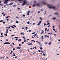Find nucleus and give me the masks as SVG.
Masks as SVG:
<instances>
[{"label":"nucleus","mask_w":60,"mask_h":60,"mask_svg":"<svg viewBox=\"0 0 60 60\" xmlns=\"http://www.w3.org/2000/svg\"><path fill=\"white\" fill-rule=\"evenodd\" d=\"M47 43H47V42H46L45 43V44H47Z\"/></svg>","instance_id":"obj_52"},{"label":"nucleus","mask_w":60,"mask_h":60,"mask_svg":"<svg viewBox=\"0 0 60 60\" xmlns=\"http://www.w3.org/2000/svg\"><path fill=\"white\" fill-rule=\"evenodd\" d=\"M8 29H7V30H6V33H8Z\"/></svg>","instance_id":"obj_24"},{"label":"nucleus","mask_w":60,"mask_h":60,"mask_svg":"<svg viewBox=\"0 0 60 60\" xmlns=\"http://www.w3.org/2000/svg\"><path fill=\"white\" fill-rule=\"evenodd\" d=\"M25 15H22L23 17H25Z\"/></svg>","instance_id":"obj_59"},{"label":"nucleus","mask_w":60,"mask_h":60,"mask_svg":"<svg viewBox=\"0 0 60 60\" xmlns=\"http://www.w3.org/2000/svg\"><path fill=\"white\" fill-rule=\"evenodd\" d=\"M23 34V33H21V34H22H22Z\"/></svg>","instance_id":"obj_43"},{"label":"nucleus","mask_w":60,"mask_h":60,"mask_svg":"<svg viewBox=\"0 0 60 60\" xmlns=\"http://www.w3.org/2000/svg\"><path fill=\"white\" fill-rule=\"evenodd\" d=\"M56 14L57 15H58V14H57V12H56L55 14Z\"/></svg>","instance_id":"obj_19"},{"label":"nucleus","mask_w":60,"mask_h":60,"mask_svg":"<svg viewBox=\"0 0 60 60\" xmlns=\"http://www.w3.org/2000/svg\"><path fill=\"white\" fill-rule=\"evenodd\" d=\"M21 49V47H17V49Z\"/></svg>","instance_id":"obj_8"},{"label":"nucleus","mask_w":60,"mask_h":60,"mask_svg":"<svg viewBox=\"0 0 60 60\" xmlns=\"http://www.w3.org/2000/svg\"><path fill=\"white\" fill-rule=\"evenodd\" d=\"M40 49H42L43 48H42L41 47H40Z\"/></svg>","instance_id":"obj_31"},{"label":"nucleus","mask_w":60,"mask_h":60,"mask_svg":"<svg viewBox=\"0 0 60 60\" xmlns=\"http://www.w3.org/2000/svg\"><path fill=\"white\" fill-rule=\"evenodd\" d=\"M45 30L46 31H47V28H46L45 29Z\"/></svg>","instance_id":"obj_38"},{"label":"nucleus","mask_w":60,"mask_h":60,"mask_svg":"<svg viewBox=\"0 0 60 60\" xmlns=\"http://www.w3.org/2000/svg\"><path fill=\"white\" fill-rule=\"evenodd\" d=\"M57 55H59V54L57 53L56 54Z\"/></svg>","instance_id":"obj_62"},{"label":"nucleus","mask_w":60,"mask_h":60,"mask_svg":"<svg viewBox=\"0 0 60 60\" xmlns=\"http://www.w3.org/2000/svg\"><path fill=\"white\" fill-rule=\"evenodd\" d=\"M53 29H54V26H53Z\"/></svg>","instance_id":"obj_63"},{"label":"nucleus","mask_w":60,"mask_h":60,"mask_svg":"<svg viewBox=\"0 0 60 60\" xmlns=\"http://www.w3.org/2000/svg\"><path fill=\"white\" fill-rule=\"evenodd\" d=\"M27 13H30V11H28V12H27Z\"/></svg>","instance_id":"obj_48"},{"label":"nucleus","mask_w":60,"mask_h":60,"mask_svg":"<svg viewBox=\"0 0 60 60\" xmlns=\"http://www.w3.org/2000/svg\"><path fill=\"white\" fill-rule=\"evenodd\" d=\"M16 18L17 19H19V17L17 16H16Z\"/></svg>","instance_id":"obj_26"},{"label":"nucleus","mask_w":60,"mask_h":60,"mask_svg":"<svg viewBox=\"0 0 60 60\" xmlns=\"http://www.w3.org/2000/svg\"><path fill=\"white\" fill-rule=\"evenodd\" d=\"M7 2H9V0H5L4 2V4H7Z\"/></svg>","instance_id":"obj_3"},{"label":"nucleus","mask_w":60,"mask_h":60,"mask_svg":"<svg viewBox=\"0 0 60 60\" xmlns=\"http://www.w3.org/2000/svg\"><path fill=\"white\" fill-rule=\"evenodd\" d=\"M56 19V17H54L52 18V19H53V20H55V19Z\"/></svg>","instance_id":"obj_7"},{"label":"nucleus","mask_w":60,"mask_h":60,"mask_svg":"<svg viewBox=\"0 0 60 60\" xmlns=\"http://www.w3.org/2000/svg\"><path fill=\"white\" fill-rule=\"evenodd\" d=\"M9 28V26L7 27H6V28L7 29V28Z\"/></svg>","instance_id":"obj_55"},{"label":"nucleus","mask_w":60,"mask_h":60,"mask_svg":"<svg viewBox=\"0 0 60 60\" xmlns=\"http://www.w3.org/2000/svg\"><path fill=\"white\" fill-rule=\"evenodd\" d=\"M12 53V52H11V53H10V54H11Z\"/></svg>","instance_id":"obj_64"},{"label":"nucleus","mask_w":60,"mask_h":60,"mask_svg":"<svg viewBox=\"0 0 60 60\" xmlns=\"http://www.w3.org/2000/svg\"><path fill=\"white\" fill-rule=\"evenodd\" d=\"M4 44H10V43L9 42H6L4 43Z\"/></svg>","instance_id":"obj_4"},{"label":"nucleus","mask_w":60,"mask_h":60,"mask_svg":"<svg viewBox=\"0 0 60 60\" xmlns=\"http://www.w3.org/2000/svg\"><path fill=\"white\" fill-rule=\"evenodd\" d=\"M24 43V42H22V44H23V43Z\"/></svg>","instance_id":"obj_53"},{"label":"nucleus","mask_w":60,"mask_h":60,"mask_svg":"<svg viewBox=\"0 0 60 60\" xmlns=\"http://www.w3.org/2000/svg\"><path fill=\"white\" fill-rule=\"evenodd\" d=\"M42 3L44 4H47V3H45V1H43L42 2Z\"/></svg>","instance_id":"obj_5"},{"label":"nucleus","mask_w":60,"mask_h":60,"mask_svg":"<svg viewBox=\"0 0 60 60\" xmlns=\"http://www.w3.org/2000/svg\"><path fill=\"white\" fill-rule=\"evenodd\" d=\"M27 27H26L25 28V29H26V30H27Z\"/></svg>","instance_id":"obj_29"},{"label":"nucleus","mask_w":60,"mask_h":60,"mask_svg":"<svg viewBox=\"0 0 60 60\" xmlns=\"http://www.w3.org/2000/svg\"><path fill=\"white\" fill-rule=\"evenodd\" d=\"M3 20H1V21H0V22H3Z\"/></svg>","instance_id":"obj_34"},{"label":"nucleus","mask_w":60,"mask_h":60,"mask_svg":"<svg viewBox=\"0 0 60 60\" xmlns=\"http://www.w3.org/2000/svg\"><path fill=\"white\" fill-rule=\"evenodd\" d=\"M29 23H30V22H29L28 21V22H27V24H28V25L29 24Z\"/></svg>","instance_id":"obj_20"},{"label":"nucleus","mask_w":60,"mask_h":60,"mask_svg":"<svg viewBox=\"0 0 60 60\" xmlns=\"http://www.w3.org/2000/svg\"><path fill=\"white\" fill-rule=\"evenodd\" d=\"M11 27H12V28H13L14 29H15V28H14V27L13 26H11Z\"/></svg>","instance_id":"obj_17"},{"label":"nucleus","mask_w":60,"mask_h":60,"mask_svg":"<svg viewBox=\"0 0 60 60\" xmlns=\"http://www.w3.org/2000/svg\"><path fill=\"white\" fill-rule=\"evenodd\" d=\"M32 38H34V36H32Z\"/></svg>","instance_id":"obj_58"},{"label":"nucleus","mask_w":60,"mask_h":60,"mask_svg":"<svg viewBox=\"0 0 60 60\" xmlns=\"http://www.w3.org/2000/svg\"><path fill=\"white\" fill-rule=\"evenodd\" d=\"M13 50H15V48H14L13 49Z\"/></svg>","instance_id":"obj_56"},{"label":"nucleus","mask_w":60,"mask_h":60,"mask_svg":"<svg viewBox=\"0 0 60 60\" xmlns=\"http://www.w3.org/2000/svg\"><path fill=\"white\" fill-rule=\"evenodd\" d=\"M51 44V42H50L48 44L49 45H50Z\"/></svg>","instance_id":"obj_15"},{"label":"nucleus","mask_w":60,"mask_h":60,"mask_svg":"<svg viewBox=\"0 0 60 60\" xmlns=\"http://www.w3.org/2000/svg\"><path fill=\"white\" fill-rule=\"evenodd\" d=\"M6 20H7V21H8V20H9V19H6Z\"/></svg>","instance_id":"obj_46"},{"label":"nucleus","mask_w":60,"mask_h":60,"mask_svg":"<svg viewBox=\"0 0 60 60\" xmlns=\"http://www.w3.org/2000/svg\"><path fill=\"white\" fill-rule=\"evenodd\" d=\"M27 15H29V13H28L27 14Z\"/></svg>","instance_id":"obj_60"},{"label":"nucleus","mask_w":60,"mask_h":60,"mask_svg":"<svg viewBox=\"0 0 60 60\" xmlns=\"http://www.w3.org/2000/svg\"><path fill=\"white\" fill-rule=\"evenodd\" d=\"M13 4V3H10L9 4V5H11V4Z\"/></svg>","instance_id":"obj_16"},{"label":"nucleus","mask_w":60,"mask_h":60,"mask_svg":"<svg viewBox=\"0 0 60 60\" xmlns=\"http://www.w3.org/2000/svg\"><path fill=\"white\" fill-rule=\"evenodd\" d=\"M31 41H34V42H35V41H34L33 40H31Z\"/></svg>","instance_id":"obj_23"},{"label":"nucleus","mask_w":60,"mask_h":60,"mask_svg":"<svg viewBox=\"0 0 60 60\" xmlns=\"http://www.w3.org/2000/svg\"><path fill=\"white\" fill-rule=\"evenodd\" d=\"M37 5L38 6H40V4H37Z\"/></svg>","instance_id":"obj_13"},{"label":"nucleus","mask_w":60,"mask_h":60,"mask_svg":"<svg viewBox=\"0 0 60 60\" xmlns=\"http://www.w3.org/2000/svg\"><path fill=\"white\" fill-rule=\"evenodd\" d=\"M17 9H18V10H19V9H20V8H17Z\"/></svg>","instance_id":"obj_39"},{"label":"nucleus","mask_w":60,"mask_h":60,"mask_svg":"<svg viewBox=\"0 0 60 60\" xmlns=\"http://www.w3.org/2000/svg\"><path fill=\"white\" fill-rule=\"evenodd\" d=\"M41 31H42V32L41 33V34H43V33H44L43 32H44V31H43V30H41Z\"/></svg>","instance_id":"obj_6"},{"label":"nucleus","mask_w":60,"mask_h":60,"mask_svg":"<svg viewBox=\"0 0 60 60\" xmlns=\"http://www.w3.org/2000/svg\"><path fill=\"white\" fill-rule=\"evenodd\" d=\"M40 24L39 23H38V26H39V25H40Z\"/></svg>","instance_id":"obj_40"},{"label":"nucleus","mask_w":60,"mask_h":60,"mask_svg":"<svg viewBox=\"0 0 60 60\" xmlns=\"http://www.w3.org/2000/svg\"><path fill=\"white\" fill-rule=\"evenodd\" d=\"M26 0H24L23 1V3L22 4V5L23 6L25 4H26Z\"/></svg>","instance_id":"obj_1"},{"label":"nucleus","mask_w":60,"mask_h":60,"mask_svg":"<svg viewBox=\"0 0 60 60\" xmlns=\"http://www.w3.org/2000/svg\"><path fill=\"white\" fill-rule=\"evenodd\" d=\"M24 42H26V40L24 39Z\"/></svg>","instance_id":"obj_36"},{"label":"nucleus","mask_w":60,"mask_h":60,"mask_svg":"<svg viewBox=\"0 0 60 60\" xmlns=\"http://www.w3.org/2000/svg\"><path fill=\"white\" fill-rule=\"evenodd\" d=\"M21 41V39H19L18 40V42H19V41Z\"/></svg>","instance_id":"obj_11"},{"label":"nucleus","mask_w":60,"mask_h":60,"mask_svg":"<svg viewBox=\"0 0 60 60\" xmlns=\"http://www.w3.org/2000/svg\"><path fill=\"white\" fill-rule=\"evenodd\" d=\"M25 37L24 36H23V38H24V39H25L26 38H25Z\"/></svg>","instance_id":"obj_30"},{"label":"nucleus","mask_w":60,"mask_h":60,"mask_svg":"<svg viewBox=\"0 0 60 60\" xmlns=\"http://www.w3.org/2000/svg\"><path fill=\"white\" fill-rule=\"evenodd\" d=\"M40 19L42 20V18H41V17H40Z\"/></svg>","instance_id":"obj_51"},{"label":"nucleus","mask_w":60,"mask_h":60,"mask_svg":"<svg viewBox=\"0 0 60 60\" xmlns=\"http://www.w3.org/2000/svg\"><path fill=\"white\" fill-rule=\"evenodd\" d=\"M40 11H39L38 12V13H40Z\"/></svg>","instance_id":"obj_41"},{"label":"nucleus","mask_w":60,"mask_h":60,"mask_svg":"<svg viewBox=\"0 0 60 60\" xmlns=\"http://www.w3.org/2000/svg\"><path fill=\"white\" fill-rule=\"evenodd\" d=\"M13 26H14V27H16V26L14 25H13Z\"/></svg>","instance_id":"obj_22"},{"label":"nucleus","mask_w":60,"mask_h":60,"mask_svg":"<svg viewBox=\"0 0 60 60\" xmlns=\"http://www.w3.org/2000/svg\"><path fill=\"white\" fill-rule=\"evenodd\" d=\"M3 24H5V22H3Z\"/></svg>","instance_id":"obj_33"},{"label":"nucleus","mask_w":60,"mask_h":60,"mask_svg":"<svg viewBox=\"0 0 60 60\" xmlns=\"http://www.w3.org/2000/svg\"><path fill=\"white\" fill-rule=\"evenodd\" d=\"M32 34H36V33H35V32H33V33H32Z\"/></svg>","instance_id":"obj_28"},{"label":"nucleus","mask_w":60,"mask_h":60,"mask_svg":"<svg viewBox=\"0 0 60 60\" xmlns=\"http://www.w3.org/2000/svg\"><path fill=\"white\" fill-rule=\"evenodd\" d=\"M52 9H55V8L54 7L52 6Z\"/></svg>","instance_id":"obj_10"},{"label":"nucleus","mask_w":60,"mask_h":60,"mask_svg":"<svg viewBox=\"0 0 60 60\" xmlns=\"http://www.w3.org/2000/svg\"><path fill=\"white\" fill-rule=\"evenodd\" d=\"M36 35H37V34H35L34 36V37H35V36H36Z\"/></svg>","instance_id":"obj_35"},{"label":"nucleus","mask_w":60,"mask_h":60,"mask_svg":"<svg viewBox=\"0 0 60 60\" xmlns=\"http://www.w3.org/2000/svg\"><path fill=\"white\" fill-rule=\"evenodd\" d=\"M32 43H31L30 44H28V45H32Z\"/></svg>","instance_id":"obj_14"},{"label":"nucleus","mask_w":60,"mask_h":60,"mask_svg":"<svg viewBox=\"0 0 60 60\" xmlns=\"http://www.w3.org/2000/svg\"><path fill=\"white\" fill-rule=\"evenodd\" d=\"M38 51H39V52H41V51L40 50H38Z\"/></svg>","instance_id":"obj_47"},{"label":"nucleus","mask_w":60,"mask_h":60,"mask_svg":"<svg viewBox=\"0 0 60 60\" xmlns=\"http://www.w3.org/2000/svg\"><path fill=\"white\" fill-rule=\"evenodd\" d=\"M7 33H6L5 34V36H7Z\"/></svg>","instance_id":"obj_32"},{"label":"nucleus","mask_w":60,"mask_h":60,"mask_svg":"<svg viewBox=\"0 0 60 60\" xmlns=\"http://www.w3.org/2000/svg\"><path fill=\"white\" fill-rule=\"evenodd\" d=\"M19 46H21V44H19Z\"/></svg>","instance_id":"obj_57"},{"label":"nucleus","mask_w":60,"mask_h":60,"mask_svg":"<svg viewBox=\"0 0 60 60\" xmlns=\"http://www.w3.org/2000/svg\"><path fill=\"white\" fill-rule=\"evenodd\" d=\"M38 43L39 45H40V44H41V42H38Z\"/></svg>","instance_id":"obj_21"},{"label":"nucleus","mask_w":60,"mask_h":60,"mask_svg":"<svg viewBox=\"0 0 60 60\" xmlns=\"http://www.w3.org/2000/svg\"><path fill=\"white\" fill-rule=\"evenodd\" d=\"M14 36V35H12L11 36V37H12V36Z\"/></svg>","instance_id":"obj_49"},{"label":"nucleus","mask_w":60,"mask_h":60,"mask_svg":"<svg viewBox=\"0 0 60 60\" xmlns=\"http://www.w3.org/2000/svg\"><path fill=\"white\" fill-rule=\"evenodd\" d=\"M44 26H46V23H45L44 24Z\"/></svg>","instance_id":"obj_50"},{"label":"nucleus","mask_w":60,"mask_h":60,"mask_svg":"<svg viewBox=\"0 0 60 60\" xmlns=\"http://www.w3.org/2000/svg\"><path fill=\"white\" fill-rule=\"evenodd\" d=\"M15 39H18V38H19V37H15Z\"/></svg>","instance_id":"obj_18"},{"label":"nucleus","mask_w":60,"mask_h":60,"mask_svg":"<svg viewBox=\"0 0 60 60\" xmlns=\"http://www.w3.org/2000/svg\"><path fill=\"white\" fill-rule=\"evenodd\" d=\"M33 49V48H30V49Z\"/></svg>","instance_id":"obj_54"},{"label":"nucleus","mask_w":60,"mask_h":60,"mask_svg":"<svg viewBox=\"0 0 60 60\" xmlns=\"http://www.w3.org/2000/svg\"><path fill=\"white\" fill-rule=\"evenodd\" d=\"M41 21H40V22H39V24H41Z\"/></svg>","instance_id":"obj_27"},{"label":"nucleus","mask_w":60,"mask_h":60,"mask_svg":"<svg viewBox=\"0 0 60 60\" xmlns=\"http://www.w3.org/2000/svg\"><path fill=\"white\" fill-rule=\"evenodd\" d=\"M47 6H49L50 7H49V8H50V9H51L52 8V6H51V5H49L47 4Z\"/></svg>","instance_id":"obj_2"},{"label":"nucleus","mask_w":60,"mask_h":60,"mask_svg":"<svg viewBox=\"0 0 60 60\" xmlns=\"http://www.w3.org/2000/svg\"><path fill=\"white\" fill-rule=\"evenodd\" d=\"M0 5H1V6H3V4H0Z\"/></svg>","instance_id":"obj_25"},{"label":"nucleus","mask_w":60,"mask_h":60,"mask_svg":"<svg viewBox=\"0 0 60 60\" xmlns=\"http://www.w3.org/2000/svg\"><path fill=\"white\" fill-rule=\"evenodd\" d=\"M35 6V4H34L32 5V7H34Z\"/></svg>","instance_id":"obj_12"},{"label":"nucleus","mask_w":60,"mask_h":60,"mask_svg":"<svg viewBox=\"0 0 60 60\" xmlns=\"http://www.w3.org/2000/svg\"><path fill=\"white\" fill-rule=\"evenodd\" d=\"M53 30L54 31H55V29H53Z\"/></svg>","instance_id":"obj_42"},{"label":"nucleus","mask_w":60,"mask_h":60,"mask_svg":"<svg viewBox=\"0 0 60 60\" xmlns=\"http://www.w3.org/2000/svg\"><path fill=\"white\" fill-rule=\"evenodd\" d=\"M43 55H44L45 56H46V55H45V54H44V53L43 54Z\"/></svg>","instance_id":"obj_37"},{"label":"nucleus","mask_w":60,"mask_h":60,"mask_svg":"<svg viewBox=\"0 0 60 60\" xmlns=\"http://www.w3.org/2000/svg\"><path fill=\"white\" fill-rule=\"evenodd\" d=\"M0 59H2V58H4V57H1L0 58Z\"/></svg>","instance_id":"obj_45"},{"label":"nucleus","mask_w":60,"mask_h":60,"mask_svg":"<svg viewBox=\"0 0 60 60\" xmlns=\"http://www.w3.org/2000/svg\"><path fill=\"white\" fill-rule=\"evenodd\" d=\"M31 31H32L31 30H29V32H30Z\"/></svg>","instance_id":"obj_61"},{"label":"nucleus","mask_w":60,"mask_h":60,"mask_svg":"<svg viewBox=\"0 0 60 60\" xmlns=\"http://www.w3.org/2000/svg\"><path fill=\"white\" fill-rule=\"evenodd\" d=\"M45 37H48V38H49V36H48L47 35H45Z\"/></svg>","instance_id":"obj_9"},{"label":"nucleus","mask_w":60,"mask_h":60,"mask_svg":"<svg viewBox=\"0 0 60 60\" xmlns=\"http://www.w3.org/2000/svg\"><path fill=\"white\" fill-rule=\"evenodd\" d=\"M16 23H19V22H18V21H17L16 22Z\"/></svg>","instance_id":"obj_44"}]
</instances>
